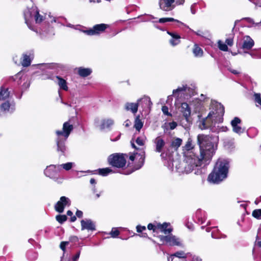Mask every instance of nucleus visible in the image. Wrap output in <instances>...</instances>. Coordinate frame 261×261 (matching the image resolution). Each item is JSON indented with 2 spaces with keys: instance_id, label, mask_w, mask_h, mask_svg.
Masks as SVG:
<instances>
[{
  "instance_id": "obj_37",
  "label": "nucleus",
  "mask_w": 261,
  "mask_h": 261,
  "mask_svg": "<svg viewBox=\"0 0 261 261\" xmlns=\"http://www.w3.org/2000/svg\"><path fill=\"white\" fill-rule=\"evenodd\" d=\"M194 93V90L188 87L187 85H186V99H188L189 97H191V96L193 95Z\"/></svg>"
},
{
  "instance_id": "obj_18",
  "label": "nucleus",
  "mask_w": 261,
  "mask_h": 261,
  "mask_svg": "<svg viewBox=\"0 0 261 261\" xmlns=\"http://www.w3.org/2000/svg\"><path fill=\"white\" fill-rule=\"evenodd\" d=\"M1 110L5 113H12L15 110V106L13 103H10L9 102L6 101L1 105Z\"/></svg>"
},
{
  "instance_id": "obj_60",
  "label": "nucleus",
  "mask_w": 261,
  "mask_h": 261,
  "mask_svg": "<svg viewBox=\"0 0 261 261\" xmlns=\"http://www.w3.org/2000/svg\"><path fill=\"white\" fill-rule=\"evenodd\" d=\"M72 214H73L72 212L70 210L68 211L67 212V215L68 216H72Z\"/></svg>"
},
{
  "instance_id": "obj_6",
  "label": "nucleus",
  "mask_w": 261,
  "mask_h": 261,
  "mask_svg": "<svg viewBox=\"0 0 261 261\" xmlns=\"http://www.w3.org/2000/svg\"><path fill=\"white\" fill-rule=\"evenodd\" d=\"M185 0H159V5L163 11L169 12L173 10L176 6L184 3Z\"/></svg>"
},
{
  "instance_id": "obj_56",
  "label": "nucleus",
  "mask_w": 261,
  "mask_h": 261,
  "mask_svg": "<svg viewBox=\"0 0 261 261\" xmlns=\"http://www.w3.org/2000/svg\"><path fill=\"white\" fill-rule=\"evenodd\" d=\"M230 71L234 74H238L240 73L239 71L234 69H230Z\"/></svg>"
},
{
  "instance_id": "obj_24",
  "label": "nucleus",
  "mask_w": 261,
  "mask_h": 261,
  "mask_svg": "<svg viewBox=\"0 0 261 261\" xmlns=\"http://www.w3.org/2000/svg\"><path fill=\"white\" fill-rule=\"evenodd\" d=\"M181 112L186 119H188V118L190 116L191 112V109L187 103L183 102L181 103Z\"/></svg>"
},
{
  "instance_id": "obj_42",
  "label": "nucleus",
  "mask_w": 261,
  "mask_h": 261,
  "mask_svg": "<svg viewBox=\"0 0 261 261\" xmlns=\"http://www.w3.org/2000/svg\"><path fill=\"white\" fill-rule=\"evenodd\" d=\"M57 221L62 224L67 220V217L66 215H57L56 217Z\"/></svg>"
},
{
  "instance_id": "obj_27",
  "label": "nucleus",
  "mask_w": 261,
  "mask_h": 261,
  "mask_svg": "<svg viewBox=\"0 0 261 261\" xmlns=\"http://www.w3.org/2000/svg\"><path fill=\"white\" fill-rule=\"evenodd\" d=\"M167 33L170 35L172 38L170 40V43L172 46L177 45L180 42V37L177 34L167 32Z\"/></svg>"
},
{
  "instance_id": "obj_57",
  "label": "nucleus",
  "mask_w": 261,
  "mask_h": 261,
  "mask_svg": "<svg viewBox=\"0 0 261 261\" xmlns=\"http://www.w3.org/2000/svg\"><path fill=\"white\" fill-rule=\"evenodd\" d=\"M194 33L197 35H199V36H202L203 35V33L201 31H198L197 32H194Z\"/></svg>"
},
{
  "instance_id": "obj_35",
  "label": "nucleus",
  "mask_w": 261,
  "mask_h": 261,
  "mask_svg": "<svg viewBox=\"0 0 261 261\" xmlns=\"http://www.w3.org/2000/svg\"><path fill=\"white\" fill-rule=\"evenodd\" d=\"M159 22L161 23H164L167 22H172L175 21L181 24H184V23L178 20L175 19L173 18H161L159 19Z\"/></svg>"
},
{
  "instance_id": "obj_41",
  "label": "nucleus",
  "mask_w": 261,
  "mask_h": 261,
  "mask_svg": "<svg viewBox=\"0 0 261 261\" xmlns=\"http://www.w3.org/2000/svg\"><path fill=\"white\" fill-rule=\"evenodd\" d=\"M252 216L257 219H261V209H256L252 212Z\"/></svg>"
},
{
  "instance_id": "obj_58",
  "label": "nucleus",
  "mask_w": 261,
  "mask_h": 261,
  "mask_svg": "<svg viewBox=\"0 0 261 261\" xmlns=\"http://www.w3.org/2000/svg\"><path fill=\"white\" fill-rule=\"evenodd\" d=\"M76 219V216H73L71 217V221L74 222Z\"/></svg>"
},
{
  "instance_id": "obj_32",
  "label": "nucleus",
  "mask_w": 261,
  "mask_h": 261,
  "mask_svg": "<svg viewBox=\"0 0 261 261\" xmlns=\"http://www.w3.org/2000/svg\"><path fill=\"white\" fill-rule=\"evenodd\" d=\"M193 53L195 57H201L203 55L202 49L197 44H195L193 49Z\"/></svg>"
},
{
  "instance_id": "obj_21",
  "label": "nucleus",
  "mask_w": 261,
  "mask_h": 261,
  "mask_svg": "<svg viewBox=\"0 0 261 261\" xmlns=\"http://www.w3.org/2000/svg\"><path fill=\"white\" fill-rule=\"evenodd\" d=\"M139 105H141L143 108H149L152 105L150 98L146 96H144L142 98L138 100Z\"/></svg>"
},
{
  "instance_id": "obj_38",
  "label": "nucleus",
  "mask_w": 261,
  "mask_h": 261,
  "mask_svg": "<svg viewBox=\"0 0 261 261\" xmlns=\"http://www.w3.org/2000/svg\"><path fill=\"white\" fill-rule=\"evenodd\" d=\"M73 165V163L68 162V163H67L65 164L58 165V166H61V169L62 168L63 169H65V170L68 171L72 168Z\"/></svg>"
},
{
  "instance_id": "obj_17",
  "label": "nucleus",
  "mask_w": 261,
  "mask_h": 261,
  "mask_svg": "<svg viewBox=\"0 0 261 261\" xmlns=\"http://www.w3.org/2000/svg\"><path fill=\"white\" fill-rule=\"evenodd\" d=\"M186 85H182L178 87L176 89L173 90V94L177 99L184 98L186 99Z\"/></svg>"
},
{
  "instance_id": "obj_43",
  "label": "nucleus",
  "mask_w": 261,
  "mask_h": 261,
  "mask_svg": "<svg viewBox=\"0 0 261 261\" xmlns=\"http://www.w3.org/2000/svg\"><path fill=\"white\" fill-rule=\"evenodd\" d=\"M255 102L261 106V97L259 93H255L254 95Z\"/></svg>"
},
{
  "instance_id": "obj_8",
  "label": "nucleus",
  "mask_w": 261,
  "mask_h": 261,
  "mask_svg": "<svg viewBox=\"0 0 261 261\" xmlns=\"http://www.w3.org/2000/svg\"><path fill=\"white\" fill-rule=\"evenodd\" d=\"M159 238L161 241L166 242L170 246H182V245L180 240L174 236H160Z\"/></svg>"
},
{
  "instance_id": "obj_12",
  "label": "nucleus",
  "mask_w": 261,
  "mask_h": 261,
  "mask_svg": "<svg viewBox=\"0 0 261 261\" xmlns=\"http://www.w3.org/2000/svg\"><path fill=\"white\" fill-rule=\"evenodd\" d=\"M153 143L155 145V151L156 152H161V156L162 158H165L167 156V153L162 152L166 144L165 141L163 138L161 137H158L154 140Z\"/></svg>"
},
{
  "instance_id": "obj_14",
  "label": "nucleus",
  "mask_w": 261,
  "mask_h": 261,
  "mask_svg": "<svg viewBox=\"0 0 261 261\" xmlns=\"http://www.w3.org/2000/svg\"><path fill=\"white\" fill-rule=\"evenodd\" d=\"M129 159L130 161H134L135 159H138V163L135 166V170L140 169L144 164L145 160V152L142 151L141 153H134L129 156Z\"/></svg>"
},
{
  "instance_id": "obj_33",
  "label": "nucleus",
  "mask_w": 261,
  "mask_h": 261,
  "mask_svg": "<svg viewBox=\"0 0 261 261\" xmlns=\"http://www.w3.org/2000/svg\"><path fill=\"white\" fill-rule=\"evenodd\" d=\"M98 171V174L103 176H107L110 173L113 172L112 169H111L110 168H105L99 169Z\"/></svg>"
},
{
  "instance_id": "obj_49",
  "label": "nucleus",
  "mask_w": 261,
  "mask_h": 261,
  "mask_svg": "<svg viewBox=\"0 0 261 261\" xmlns=\"http://www.w3.org/2000/svg\"><path fill=\"white\" fill-rule=\"evenodd\" d=\"M249 1L253 3L256 6L261 7V0H255L253 1H252L251 0Z\"/></svg>"
},
{
  "instance_id": "obj_64",
  "label": "nucleus",
  "mask_w": 261,
  "mask_h": 261,
  "mask_svg": "<svg viewBox=\"0 0 261 261\" xmlns=\"http://www.w3.org/2000/svg\"><path fill=\"white\" fill-rule=\"evenodd\" d=\"M257 245H258L259 247H261V240L257 242Z\"/></svg>"
},
{
  "instance_id": "obj_40",
  "label": "nucleus",
  "mask_w": 261,
  "mask_h": 261,
  "mask_svg": "<svg viewBox=\"0 0 261 261\" xmlns=\"http://www.w3.org/2000/svg\"><path fill=\"white\" fill-rule=\"evenodd\" d=\"M219 48L222 51H226L228 50V47L227 45L224 43L221 40H219L218 42Z\"/></svg>"
},
{
  "instance_id": "obj_62",
  "label": "nucleus",
  "mask_w": 261,
  "mask_h": 261,
  "mask_svg": "<svg viewBox=\"0 0 261 261\" xmlns=\"http://www.w3.org/2000/svg\"><path fill=\"white\" fill-rule=\"evenodd\" d=\"M194 261H202V259L198 257H196L194 258Z\"/></svg>"
},
{
  "instance_id": "obj_9",
  "label": "nucleus",
  "mask_w": 261,
  "mask_h": 261,
  "mask_svg": "<svg viewBox=\"0 0 261 261\" xmlns=\"http://www.w3.org/2000/svg\"><path fill=\"white\" fill-rule=\"evenodd\" d=\"M108 27L109 25L106 24H98L94 25L92 28L83 32L88 35H96L103 32Z\"/></svg>"
},
{
  "instance_id": "obj_11",
  "label": "nucleus",
  "mask_w": 261,
  "mask_h": 261,
  "mask_svg": "<svg viewBox=\"0 0 261 261\" xmlns=\"http://www.w3.org/2000/svg\"><path fill=\"white\" fill-rule=\"evenodd\" d=\"M254 45V40L248 35L244 36L241 42L238 44L239 46L245 51L251 49Z\"/></svg>"
},
{
  "instance_id": "obj_28",
  "label": "nucleus",
  "mask_w": 261,
  "mask_h": 261,
  "mask_svg": "<svg viewBox=\"0 0 261 261\" xmlns=\"http://www.w3.org/2000/svg\"><path fill=\"white\" fill-rule=\"evenodd\" d=\"M114 120L112 119H103L101 121V124L99 125V128L103 130L106 128H108L113 125Z\"/></svg>"
},
{
  "instance_id": "obj_23",
  "label": "nucleus",
  "mask_w": 261,
  "mask_h": 261,
  "mask_svg": "<svg viewBox=\"0 0 261 261\" xmlns=\"http://www.w3.org/2000/svg\"><path fill=\"white\" fill-rule=\"evenodd\" d=\"M79 241V239L76 236H72L69 237V241H64L60 243V247L61 250L65 252L66 250V246L68 245L70 242L75 243Z\"/></svg>"
},
{
  "instance_id": "obj_20",
  "label": "nucleus",
  "mask_w": 261,
  "mask_h": 261,
  "mask_svg": "<svg viewBox=\"0 0 261 261\" xmlns=\"http://www.w3.org/2000/svg\"><path fill=\"white\" fill-rule=\"evenodd\" d=\"M34 58V55L31 53L29 54H23V59L21 62V65L23 67H28L31 63L32 59Z\"/></svg>"
},
{
  "instance_id": "obj_29",
  "label": "nucleus",
  "mask_w": 261,
  "mask_h": 261,
  "mask_svg": "<svg viewBox=\"0 0 261 261\" xmlns=\"http://www.w3.org/2000/svg\"><path fill=\"white\" fill-rule=\"evenodd\" d=\"M92 73V70L89 68L80 67L78 68V73L82 77H86Z\"/></svg>"
},
{
  "instance_id": "obj_54",
  "label": "nucleus",
  "mask_w": 261,
  "mask_h": 261,
  "mask_svg": "<svg viewBox=\"0 0 261 261\" xmlns=\"http://www.w3.org/2000/svg\"><path fill=\"white\" fill-rule=\"evenodd\" d=\"M76 216L79 218L82 217L83 212L81 211L77 210L76 212Z\"/></svg>"
},
{
  "instance_id": "obj_10",
  "label": "nucleus",
  "mask_w": 261,
  "mask_h": 261,
  "mask_svg": "<svg viewBox=\"0 0 261 261\" xmlns=\"http://www.w3.org/2000/svg\"><path fill=\"white\" fill-rule=\"evenodd\" d=\"M61 171V166L50 165L48 166L44 170L45 175L51 178L56 179Z\"/></svg>"
},
{
  "instance_id": "obj_63",
  "label": "nucleus",
  "mask_w": 261,
  "mask_h": 261,
  "mask_svg": "<svg viewBox=\"0 0 261 261\" xmlns=\"http://www.w3.org/2000/svg\"><path fill=\"white\" fill-rule=\"evenodd\" d=\"M172 99V95H169L167 98V100H170Z\"/></svg>"
},
{
  "instance_id": "obj_2",
  "label": "nucleus",
  "mask_w": 261,
  "mask_h": 261,
  "mask_svg": "<svg viewBox=\"0 0 261 261\" xmlns=\"http://www.w3.org/2000/svg\"><path fill=\"white\" fill-rule=\"evenodd\" d=\"M73 129V124L71 122L70 120H69L63 123L62 130H58L56 131L57 135L56 139V150L60 156H66L67 154L68 148L65 143Z\"/></svg>"
},
{
  "instance_id": "obj_15",
  "label": "nucleus",
  "mask_w": 261,
  "mask_h": 261,
  "mask_svg": "<svg viewBox=\"0 0 261 261\" xmlns=\"http://www.w3.org/2000/svg\"><path fill=\"white\" fill-rule=\"evenodd\" d=\"M241 122V119L238 117H235L231 121V125L232 127L233 131L238 134L242 133L244 129L239 125Z\"/></svg>"
},
{
  "instance_id": "obj_55",
  "label": "nucleus",
  "mask_w": 261,
  "mask_h": 261,
  "mask_svg": "<svg viewBox=\"0 0 261 261\" xmlns=\"http://www.w3.org/2000/svg\"><path fill=\"white\" fill-rule=\"evenodd\" d=\"M130 124V122L129 120H126L124 123V125L125 126V127H128Z\"/></svg>"
},
{
  "instance_id": "obj_31",
  "label": "nucleus",
  "mask_w": 261,
  "mask_h": 261,
  "mask_svg": "<svg viewBox=\"0 0 261 261\" xmlns=\"http://www.w3.org/2000/svg\"><path fill=\"white\" fill-rule=\"evenodd\" d=\"M10 92L8 88L1 87L0 89V100H5L9 97Z\"/></svg>"
},
{
  "instance_id": "obj_4",
  "label": "nucleus",
  "mask_w": 261,
  "mask_h": 261,
  "mask_svg": "<svg viewBox=\"0 0 261 261\" xmlns=\"http://www.w3.org/2000/svg\"><path fill=\"white\" fill-rule=\"evenodd\" d=\"M212 110L207 115V116L200 121L199 127L201 129H206L215 126L217 118H220L224 113V107L219 103H212Z\"/></svg>"
},
{
  "instance_id": "obj_16",
  "label": "nucleus",
  "mask_w": 261,
  "mask_h": 261,
  "mask_svg": "<svg viewBox=\"0 0 261 261\" xmlns=\"http://www.w3.org/2000/svg\"><path fill=\"white\" fill-rule=\"evenodd\" d=\"M81 223L82 230L87 229L92 231L95 230V224L90 219L82 220Z\"/></svg>"
},
{
  "instance_id": "obj_61",
  "label": "nucleus",
  "mask_w": 261,
  "mask_h": 261,
  "mask_svg": "<svg viewBox=\"0 0 261 261\" xmlns=\"http://www.w3.org/2000/svg\"><path fill=\"white\" fill-rule=\"evenodd\" d=\"M89 2L90 3H92V2H93V3H95V2H97V3H99L100 2V0H89Z\"/></svg>"
},
{
  "instance_id": "obj_39",
  "label": "nucleus",
  "mask_w": 261,
  "mask_h": 261,
  "mask_svg": "<svg viewBox=\"0 0 261 261\" xmlns=\"http://www.w3.org/2000/svg\"><path fill=\"white\" fill-rule=\"evenodd\" d=\"M146 138L145 136H140L137 138L136 142L139 145L143 146L144 145Z\"/></svg>"
},
{
  "instance_id": "obj_13",
  "label": "nucleus",
  "mask_w": 261,
  "mask_h": 261,
  "mask_svg": "<svg viewBox=\"0 0 261 261\" xmlns=\"http://www.w3.org/2000/svg\"><path fill=\"white\" fill-rule=\"evenodd\" d=\"M70 204L71 201L68 198L65 196H62L60 200L56 204L55 208L57 212L61 213L63 212L64 207L66 206H69Z\"/></svg>"
},
{
  "instance_id": "obj_45",
  "label": "nucleus",
  "mask_w": 261,
  "mask_h": 261,
  "mask_svg": "<svg viewBox=\"0 0 261 261\" xmlns=\"http://www.w3.org/2000/svg\"><path fill=\"white\" fill-rule=\"evenodd\" d=\"M244 53L249 54L253 58H261V57H260L258 54H257L256 53H255L253 51L249 52L248 51H244Z\"/></svg>"
},
{
  "instance_id": "obj_1",
  "label": "nucleus",
  "mask_w": 261,
  "mask_h": 261,
  "mask_svg": "<svg viewBox=\"0 0 261 261\" xmlns=\"http://www.w3.org/2000/svg\"><path fill=\"white\" fill-rule=\"evenodd\" d=\"M197 142L200 148L198 154L193 151L194 145L192 140L191 138L188 139L182 149L185 162L178 163V161H173L172 163L177 172L189 173L195 167L209 163L216 149V146L212 142L209 136L204 135L197 136Z\"/></svg>"
},
{
  "instance_id": "obj_5",
  "label": "nucleus",
  "mask_w": 261,
  "mask_h": 261,
  "mask_svg": "<svg viewBox=\"0 0 261 261\" xmlns=\"http://www.w3.org/2000/svg\"><path fill=\"white\" fill-rule=\"evenodd\" d=\"M126 154L115 153L111 154L108 158V162L111 166L117 168H124L126 164Z\"/></svg>"
},
{
  "instance_id": "obj_52",
  "label": "nucleus",
  "mask_w": 261,
  "mask_h": 261,
  "mask_svg": "<svg viewBox=\"0 0 261 261\" xmlns=\"http://www.w3.org/2000/svg\"><path fill=\"white\" fill-rule=\"evenodd\" d=\"M226 43L229 46H232L233 44V39L232 38H227L225 40Z\"/></svg>"
},
{
  "instance_id": "obj_46",
  "label": "nucleus",
  "mask_w": 261,
  "mask_h": 261,
  "mask_svg": "<svg viewBox=\"0 0 261 261\" xmlns=\"http://www.w3.org/2000/svg\"><path fill=\"white\" fill-rule=\"evenodd\" d=\"M162 110L165 115H168V116L170 115V114L168 112V108L167 106H163L162 108Z\"/></svg>"
},
{
  "instance_id": "obj_53",
  "label": "nucleus",
  "mask_w": 261,
  "mask_h": 261,
  "mask_svg": "<svg viewBox=\"0 0 261 261\" xmlns=\"http://www.w3.org/2000/svg\"><path fill=\"white\" fill-rule=\"evenodd\" d=\"M170 128L174 129L177 126V123L175 122H172L169 123Z\"/></svg>"
},
{
  "instance_id": "obj_30",
  "label": "nucleus",
  "mask_w": 261,
  "mask_h": 261,
  "mask_svg": "<svg viewBox=\"0 0 261 261\" xmlns=\"http://www.w3.org/2000/svg\"><path fill=\"white\" fill-rule=\"evenodd\" d=\"M56 78L58 80V84L60 88L65 91L68 90V88L66 81L59 76H56Z\"/></svg>"
},
{
  "instance_id": "obj_22",
  "label": "nucleus",
  "mask_w": 261,
  "mask_h": 261,
  "mask_svg": "<svg viewBox=\"0 0 261 261\" xmlns=\"http://www.w3.org/2000/svg\"><path fill=\"white\" fill-rule=\"evenodd\" d=\"M182 142V140L179 138H173L171 142L170 147L175 151L177 150Z\"/></svg>"
},
{
  "instance_id": "obj_25",
  "label": "nucleus",
  "mask_w": 261,
  "mask_h": 261,
  "mask_svg": "<svg viewBox=\"0 0 261 261\" xmlns=\"http://www.w3.org/2000/svg\"><path fill=\"white\" fill-rule=\"evenodd\" d=\"M39 65L43 66L45 68L50 69H60L63 70L65 68L64 65L59 63H43Z\"/></svg>"
},
{
  "instance_id": "obj_26",
  "label": "nucleus",
  "mask_w": 261,
  "mask_h": 261,
  "mask_svg": "<svg viewBox=\"0 0 261 261\" xmlns=\"http://www.w3.org/2000/svg\"><path fill=\"white\" fill-rule=\"evenodd\" d=\"M139 103L127 102L125 105V109L127 111H130L133 113L135 114L138 111Z\"/></svg>"
},
{
  "instance_id": "obj_34",
  "label": "nucleus",
  "mask_w": 261,
  "mask_h": 261,
  "mask_svg": "<svg viewBox=\"0 0 261 261\" xmlns=\"http://www.w3.org/2000/svg\"><path fill=\"white\" fill-rule=\"evenodd\" d=\"M170 225L169 223H164L162 224L163 228L161 229V232H163L165 234H168L170 233L172 229L171 227L168 228V227Z\"/></svg>"
},
{
  "instance_id": "obj_3",
  "label": "nucleus",
  "mask_w": 261,
  "mask_h": 261,
  "mask_svg": "<svg viewBox=\"0 0 261 261\" xmlns=\"http://www.w3.org/2000/svg\"><path fill=\"white\" fill-rule=\"evenodd\" d=\"M229 162L223 159H219L216 162L213 171L208 176V180L214 184H219L227 176Z\"/></svg>"
},
{
  "instance_id": "obj_44",
  "label": "nucleus",
  "mask_w": 261,
  "mask_h": 261,
  "mask_svg": "<svg viewBox=\"0 0 261 261\" xmlns=\"http://www.w3.org/2000/svg\"><path fill=\"white\" fill-rule=\"evenodd\" d=\"M110 234L112 237L116 238L119 234V231L116 228H113Z\"/></svg>"
},
{
  "instance_id": "obj_48",
  "label": "nucleus",
  "mask_w": 261,
  "mask_h": 261,
  "mask_svg": "<svg viewBox=\"0 0 261 261\" xmlns=\"http://www.w3.org/2000/svg\"><path fill=\"white\" fill-rule=\"evenodd\" d=\"M163 227L162 224L161 223H156V224H155V232L157 231L158 230H159L161 231Z\"/></svg>"
},
{
  "instance_id": "obj_7",
  "label": "nucleus",
  "mask_w": 261,
  "mask_h": 261,
  "mask_svg": "<svg viewBox=\"0 0 261 261\" xmlns=\"http://www.w3.org/2000/svg\"><path fill=\"white\" fill-rule=\"evenodd\" d=\"M25 23L29 26L30 19L34 17L36 23H40L43 20V16L39 14V11L36 8L27 10L24 12Z\"/></svg>"
},
{
  "instance_id": "obj_59",
  "label": "nucleus",
  "mask_w": 261,
  "mask_h": 261,
  "mask_svg": "<svg viewBox=\"0 0 261 261\" xmlns=\"http://www.w3.org/2000/svg\"><path fill=\"white\" fill-rule=\"evenodd\" d=\"M91 184H94L96 183L95 180L94 178H91L90 180Z\"/></svg>"
},
{
  "instance_id": "obj_19",
  "label": "nucleus",
  "mask_w": 261,
  "mask_h": 261,
  "mask_svg": "<svg viewBox=\"0 0 261 261\" xmlns=\"http://www.w3.org/2000/svg\"><path fill=\"white\" fill-rule=\"evenodd\" d=\"M187 257V254L184 251H177L172 254L170 257L168 258V261H174L175 259H179L178 261H181L182 259H185Z\"/></svg>"
},
{
  "instance_id": "obj_47",
  "label": "nucleus",
  "mask_w": 261,
  "mask_h": 261,
  "mask_svg": "<svg viewBox=\"0 0 261 261\" xmlns=\"http://www.w3.org/2000/svg\"><path fill=\"white\" fill-rule=\"evenodd\" d=\"M138 232H141L143 230H146V227L144 226L138 225L136 227Z\"/></svg>"
},
{
  "instance_id": "obj_36",
  "label": "nucleus",
  "mask_w": 261,
  "mask_h": 261,
  "mask_svg": "<svg viewBox=\"0 0 261 261\" xmlns=\"http://www.w3.org/2000/svg\"><path fill=\"white\" fill-rule=\"evenodd\" d=\"M143 123L139 118V116H137L135 121L134 127L138 131H140L143 126Z\"/></svg>"
},
{
  "instance_id": "obj_50",
  "label": "nucleus",
  "mask_w": 261,
  "mask_h": 261,
  "mask_svg": "<svg viewBox=\"0 0 261 261\" xmlns=\"http://www.w3.org/2000/svg\"><path fill=\"white\" fill-rule=\"evenodd\" d=\"M80 256V251H79L76 253V254L75 255L73 256L72 258V261H77L79 259Z\"/></svg>"
},
{
  "instance_id": "obj_51",
  "label": "nucleus",
  "mask_w": 261,
  "mask_h": 261,
  "mask_svg": "<svg viewBox=\"0 0 261 261\" xmlns=\"http://www.w3.org/2000/svg\"><path fill=\"white\" fill-rule=\"evenodd\" d=\"M147 228L149 230H152L153 232H155V224L149 223Z\"/></svg>"
}]
</instances>
